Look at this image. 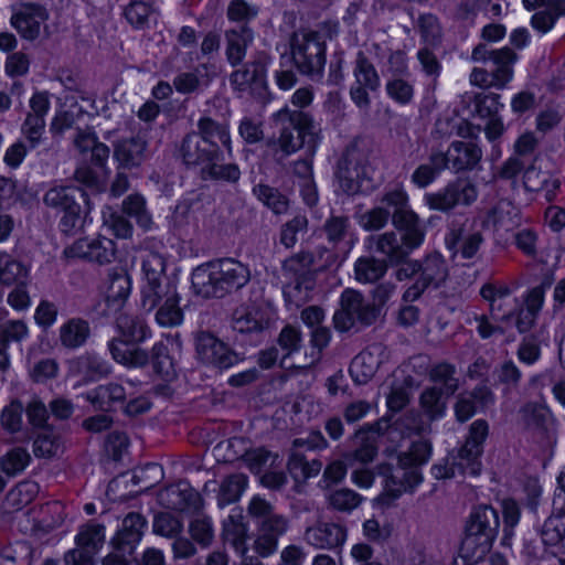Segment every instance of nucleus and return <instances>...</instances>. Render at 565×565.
Wrapping results in <instances>:
<instances>
[{
	"label": "nucleus",
	"mask_w": 565,
	"mask_h": 565,
	"mask_svg": "<svg viewBox=\"0 0 565 565\" xmlns=\"http://www.w3.org/2000/svg\"><path fill=\"white\" fill-rule=\"evenodd\" d=\"M33 550L26 542H18L6 548L0 565H31Z\"/></svg>",
	"instance_id": "774afa93"
},
{
	"label": "nucleus",
	"mask_w": 565,
	"mask_h": 565,
	"mask_svg": "<svg viewBox=\"0 0 565 565\" xmlns=\"http://www.w3.org/2000/svg\"><path fill=\"white\" fill-rule=\"evenodd\" d=\"M105 542V526L102 524L87 523L79 527L75 536L77 546L97 554Z\"/></svg>",
	"instance_id": "09e8293b"
},
{
	"label": "nucleus",
	"mask_w": 565,
	"mask_h": 565,
	"mask_svg": "<svg viewBox=\"0 0 565 565\" xmlns=\"http://www.w3.org/2000/svg\"><path fill=\"white\" fill-rule=\"evenodd\" d=\"M160 501L170 509L178 511L199 512L202 498L188 482L181 481L161 491Z\"/></svg>",
	"instance_id": "393cba45"
},
{
	"label": "nucleus",
	"mask_w": 565,
	"mask_h": 565,
	"mask_svg": "<svg viewBox=\"0 0 565 565\" xmlns=\"http://www.w3.org/2000/svg\"><path fill=\"white\" fill-rule=\"evenodd\" d=\"M250 279L247 265L234 258H222L198 266L192 273V288L195 295L221 299L242 289Z\"/></svg>",
	"instance_id": "f257e3e1"
},
{
	"label": "nucleus",
	"mask_w": 565,
	"mask_h": 565,
	"mask_svg": "<svg viewBox=\"0 0 565 565\" xmlns=\"http://www.w3.org/2000/svg\"><path fill=\"white\" fill-rule=\"evenodd\" d=\"M30 110L21 125V134L29 143L30 149L39 147L45 132V116L51 103L45 92H38L32 95L29 102Z\"/></svg>",
	"instance_id": "ddd939ff"
},
{
	"label": "nucleus",
	"mask_w": 565,
	"mask_h": 565,
	"mask_svg": "<svg viewBox=\"0 0 565 565\" xmlns=\"http://www.w3.org/2000/svg\"><path fill=\"white\" fill-rule=\"evenodd\" d=\"M246 526L235 521L232 516L224 522L222 539L225 544L231 545L241 555L248 550L246 544Z\"/></svg>",
	"instance_id": "4d7b16f0"
},
{
	"label": "nucleus",
	"mask_w": 565,
	"mask_h": 565,
	"mask_svg": "<svg viewBox=\"0 0 565 565\" xmlns=\"http://www.w3.org/2000/svg\"><path fill=\"white\" fill-rule=\"evenodd\" d=\"M122 338H113L107 347L111 358L128 367H142L149 362V354Z\"/></svg>",
	"instance_id": "c756f323"
},
{
	"label": "nucleus",
	"mask_w": 565,
	"mask_h": 565,
	"mask_svg": "<svg viewBox=\"0 0 565 565\" xmlns=\"http://www.w3.org/2000/svg\"><path fill=\"white\" fill-rule=\"evenodd\" d=\"M131 291V279L124 269H113L108 273L105 288V305L103 313L107 317L121 311Z\"/></svg>",
	"instance_id": "6ab92c4d"
},
{
	"label": "nucleus",
	"mask_w": 565,
	"mask_h": 565,
	"mask_svg": "<svg viewBox=\"0 0 565 565\" xmlns=\"http://www.w3.org/2000/svg\"><path fill=\"white\" fill-rule=\"evenodd\" d=\"M399 231H388L371 235L366 239L370 250L382 254L386 263L395 265L405 262L408 255L418 248L425 239L424 227L395 226Z\"/></svg>",
	"instance_id": "1a4fd4ad"
},
{
	"label": "nucleus",
	"mask_w": 565,
	"mask_h": 565,
	"mask_svg": "<svg viewBox=\"0 0 565 565\" xmlns=\"http://www.w3.org/2000/svg\"><path fill=\"white\" fill-rule=\"evenodd\" d=\"M292 62L298 72L311 79H320L326 65V43L317 32H296L290 39V56L281 61Z\"/></svg>",
	"instance_id": "6e6552de"
},
{
	"label": "nucleus",
	"mask_w": 565,
	"mask_h": 565,
	"mask_svg": "<svg viewBox=\"0 0 565 565\" xmlns=\"http://www.w3.org/2000/svg\"><path fill=\"white\" fill-rule=\"evenodd\" d=\"M305 540L316 548L334 550L347 540V529L333 522H318L305 532Z\"/></svg>",
	"instance_id": "5701e85b"
},
{
	"label": "nucleus",
	"mask_w": 565,
	"mask_h": 565,
	"mask_svg": "<svg viewBox=\"0 0 565 565\" xmlns=\"http://www.w3.org/2000/svg\"><path fill=\"white\" fill-rule=\"evenodd\" d=\"M273 120L279 126V137L270 142L276 154L286 158L302 147L315 153L321 140L320 127L309 113L285 106L273 114Z\"/></svg>",
	"instance_id": "f03ea898"
},
{
	"label": "nucleus",
	"mask_w": 565,
	"mask_h": 565,
	"mask_svg": "<svg viewBox=\"0 0 565 565\" xmlns=\"http://www.w3.org/2000/svg\"><path fill=\"white\" fill-rule=\"evenodd\" d=\"M247 512L256 522L253 551L262 557L273 555L277 551L279 539L289 527L288 519L276 512L271 503L260 495L250 499Z\"/></svg>",
	"instance_id": "39448f33"
},
{
	"label": "nucleus",
	"mask_w": 565,
	"mask_h": 565,
	"mask_svg": "<svg viewBox=\"0 0 565 565\" xmlns=\"http://www.w3.org/2000/svg\"><path fill=\"white\" fill-rule=\"evenodd\" d=\"M178 296L177 286L170 278L157 279L152 281H143L141 288V306L150 312L160 303Z\"/></svg>",
	"instance_id": "473e14b6"
},
{
	"label": "nucleus",
	"mask_w": 565,
	"mask_h": 565,
	"mask_svg": "<svg viewBox=\"0 0 565 565\" xmlns=\"http://www.w3.org/2000/svg\"><path fill=\"white\" fill-rule=\"evenodd\" d=\"M523 414L529 427L543 434L548 440L555 437L557 422L548 407L539 404H527L523 408Z\"/></svg>",
	"instance_id": "72a5a7b5"
},
{
	"label": "nucleus",
	"mask_w": 565,
	"mask_h": 565,
	"mask_svg": "<svg viewBox=\"0 0 565 565\" xmlns=\"http://www.w3.org/2000/svg\"><path fill=\"white\" fill-rule=\"evenodd\" d=\"M494 403V395L487 385H477L470 392L458 394L454 404L456 419L460 423L469 420L478 411H483Z\"/></svg>",
	"instance_id": "412c9836"
},
{
	"label": "nucleus",
	"mask_w": 565,
	"mask_h": 565,
	"mask_svg": "<svg viewBox=\"0 0 565 565\" xmlns=\"http://www.w3.org/2000/svg\"><path fill=\"white\" fill-rule=\"evenodd\" d=\"M141 269L143 274V281H154L157 279L169 278L166 275L164 258L156 252H147L142 256Z\"/></svg>",
	"instance_id": "69168bd1"
},
{
	"label": "nucleus",
	"mask_w": 565,
	"mask_h": 565,
	"mask_svg": "<svg viewBox=\"0 0 565 565\" xmlns=\"http://www.w3.org/2000/svg\"><path fill=\"white\" fill-rule=\"evenodd\" d=\"M268 64V54L264 51L256 52L249 62L231 74V85L238 90H245L253 84L263 85L265 83Z\"/></svg>",
	"instance_id": "b1692460"
},
{
	"label": "nucleus",
	"mask_w": 565,
	"mask_h": 565,
	"mask_svg": "<svg viewBox=\"0 0 565 565\" xmlns=\"http://www.w3.org/2000/svg\"><path fill=\"white\" fill-rule=\"evenodd\" d=\"M381 205L391 212L394 226L424 227L418 215L411 209L408 195L402 188H395L386 191Z\"/></svg>",
	"instance_id": "aec40b11"
},
{
	"label": "nucleus",
	"mask_w": 565,
	"mask_h": 565,
	"mask_svg": "<svg viewBox=\"0 0 565 565\" xmlns=\"http://www.w3.org/2000/svg\"><path fill=\"white\" fill-rule=\"evenodd\" d=\"M258 12V6L246 0H231L227 6L226 17L230 21L241 23L239 25H248L250 21L256 19Z\"/></svg>",
	"instance_id": "e2e57ef3"
},
{
	"label": "nucleus",
	"mask_w": 565,
	"mask_h": 565,
	"mask_svg": "<svg viewBox=\"0 0 565 565\" xmlns=\"http://www.w3.org/2000/svg\"><path fill=\"white\" fill-rule=\"evenodd\" d=\"M387 268L385 259L361 256L354 263V277L359 282L373 284L386 274Z\"/></svg>",
	"instance_id": "a19ab883"
},
{
	"label": "nucleus",
	"mask_w": 565,
	"mask_h": 565,
	"mask_svg": "<svg viewBox=\"0 0 565 565\" xmlns=\"http://www.w3.org/2000/svg\"><path fill=\"white\" fill-rule=\"evenodd\" d=\"M541 539L546 546H558L565 539V497L553 499L552 513L543 523Z\"/></svg>",
	"instance_id": "bb28decb"
},
{
	"label": "nucleus",
	"mask_w": 565,
	"mask_h": 565,
	"mask_svg": "<svg viewBox=\"0 0 565 565\" xmlns=\"http://www.w3.org/2000/svg\"><path fill=\"white\" fill-rule=\"evenodd\" d=\"M379 361L369 351L359 353L351 362L350 374L356 384L367 383L376 373Z\"/></svg>",
	"instance_id": "de8ad7c7"
},
{
	"label": "nucleus",
	"mask_w": 565,
	"mask_h": 565,
	"mask_svg": "<svg viewBox=\"0 0 565 565\" xmlns=\"http://www.w3.org/2000/svg\"><path fill=\"white\" fill-rule=\"evenodd\" d=\"M313 287V276L295 277L292 282L284 287V297L287 302L300 307L309 300Z\"/></svg>",
	"instance_id": "5fc2aeb1"
},
{
	"label": "nucleus",
	"mask_w": 565,
	"mask_h": 565,
	"mask_svg": "<svg viewBox=\"0 0 565 565\" xmlns=\"http://www.w3.org/2000/svg\"><path fill=\"white\" fill-rule=\"evenodd\" d=\"M74 145L94 167L102 169L106 167L110 150L108 146L98 141L94 132L79 130L74 139Z\"/></svg>",
	"instance_id": "7c9ffc66"
},
{
	"label": "nucleus",
	"mask_w": 565,
	"mask_h": 565,
	"mask_svg": "<svg viewBox=\"0 0 565 565\" xmlns=\"http://www.w3.org/2000/svg\"><path fill=\"white\" fill-rule=\"evenodd\" d=\"M254 195L275 214H285L289 209V200L278 189L259 183L253 188Z\"/></svg>",
	"instance_id": "49530a36"
},
{
	"label": "nucleus",
	"mask_w": 565,
	"mask_h": 565,
	"mask_svg": "<svg viewBox=\"0 0 565 565\" xmlns=\"http://www.w3.org/2000/svg\"><path fill=\"white\" fill-rule=\"evenodd\" d=\"M247 477L243 473H236L227 477L221 484L218 503L226 505L236 502L247 487Z\"/></svg>",
	"instance_id": "13d9d810"
},
{
	"label": "nucleus",
	"mask_w": 565,
	"mask_h": 565,
	"mask_svg": "<svg viewBox=\"0 0 565 565\" xmlns=\"http://www.w3.org/2000/svg\"><path fill=\"white\" fill-rule=\"evenodd\" d=\"M198 131H195L202 140H205L210 146L218 145L217 141L232 153V141L226 124L218 122L210 117H202L198 121Z\"/></svg>",
	"instance_id": "4c0bfd02"
},
{
	"label": "nucleus",
	"mask_w": 565,
	"mask_h": 565,
	"mask_svg": "<svg viewBox=\"0 0 565 565\" xmlns=\"http://www.w3.org/2000/svg\"><path fill=\"white\" fill-rule=\"evenodd\" d=\"M379 316L380 309L375 303L366 301L360 291L347 288L341 294L340 308L333 315V324L338 331L347 332L356 322L371 326Z\"/></svg>",
	"instance_id": "9d476101"
},
{
	"label": "nucleus",
	"mask_w": 565,
	"mask_h": 565,
	"mask_svg": "<svg viewBox=\"0 0 565 565\" xmlns=\"http://www.w3.org/2000/svg\"><path fill=\"white\" fill-rule=\"evenodd\" d=\"M122 212L134 217L143 231L152 227V217L146 207V200L140 194H130L122 201Z\"/></svg>",
	"instance_id": "864d4df0"
},
{
	"label": "nucleus",
	"mask_w": 565,
	"mask_h": 565,
	"mask_svg": "<svg viewBox=\"0 0 565 565\" xmlns=\"http://www.w3.org/2000/svg\"><path fill=\"white\" fill-rule=\"evenodd\" d=\"M254 41V31L248 25H237L225 31V55L232 66L239 65L248 46Z\"/></svg>",
	"instance_id": "cd10ccee"
},
{
	"label": "nucleus",
	"mask_w": 565,
	"mask_h": 565,
	"mask_svg": "<svg viewBox=\"0 0 565 565\" xmlns=\"http://www.w3.org/2000/svg\"><path fill=\"white\" fill-rule=\"evenodd\" d=\"M477 198L476 184L467 178H457L439 191L426 193L424 201L430 210L447 213L458 205H471Z\"/></svg>",
	"instance_id": "f8f14e48"
},
{
	"label": "nucleus",
	"mask_w": 565,
	"mask_h": 565,
	"mask_svg": "<svg viewBox=\"0 0 565 565\" xmlns=\"http://www.w3.org/2000/svg\"><path fill=\"white\" fill-rule=\"evenodd\" d=\"M147 524L146 518L140 513H128L116 534L110 539L109 544L113 550L132 555L145 534Z\"/></svg>",
	"instance_id": "a211bd4d"
},
{
	"label": "nucleus",
	"mask_w": 565,
	"mask_h": 565,
	"mask_svg": "<svg viewBox=\"0 0 565 565\" xmlns=\"http://www.w3.org/2000/svg\"><path fill=\"white\" fill-rule=\"evenodd\" d=\"M29 337V329L22 320L0 323V347L8 350L10 343H20Z\"/></svg>",
	"instance_id": "052dcab7"
},
{
	"label": "nucleus",
	"mask_w": 565,
	"mask_h": 565,
	"mask_svg": "<svg viewBox=\"0 0 565 565\" xmlns=\"http://www.w3.org/2000/svg\"><path fill=\"white\" fill-rule=\"evenodd\" d=\"M64 254L67 257L83 258L90 263L106 265L116 256V244L106 236L85 237L66 247Z\"/></svg>",
	"instance_id": "dca6fc26"
},
{
	"label": "nucleus",
	"mask_w": 565,
	"mask_h": 565,
	"mask_svg": "<svg viewBox=\"0 0 565 565\" xmlns=\"http://www.w3.org/2000/svg\"><path fill=\"white\" fill-rule=\"evenodd\" d=\"M92 329L87 320L75 317L65 321L58 329V341L68 350L84 347L90 338Z\"/></svg>",
	"instance_id": "2f4dec72"
},
{
	"label": "nucleus",
	"mask_w": 565,
	"mask_h": 565,
	"mask_svg": "<svg viewBox=\"0 0 565 565\" xmlns=\"http://www.w3.org/2000/svg\"><path fill=\"white\" fill-rule=\"evenodd\" d=\"M77 372L89 382L99 381L111 373V365L96 353L86 352L76 360Z\"/></svg>",
	"instance_id": "ea45409f"
},
{
	"label": "nucleus",
	"mask_w": 565,
	"mask_h": 565,
	"mask_svg": "<svg viewBox=\"0 0 565 565\" xmlns=\"http://www.w3.org/2000/svg\"><path fill=\"white\" fill-rule=\"evenodd\" d=\"M418 278L427 286L438 288L448 277V266L441 254L434 252L418 260Z\"/></svg>",
	"instance_id": "c9c22d12"
},
{
	"label": "nucleus",
	"mask_w": 565,
	"mask_h": 565,
	"mask_svg": "<svg viewBox=\"0 0 565 565\" xmlns=\"http://www.w3.org/2000/svg\"><path fill=\"white\" fill-rule=\"evenodd\" d=\"M316 264V256L310 252H299L284 263V270L294 277L313 276L311 267Z\"/></svg>",
	"instance_id": "680f3d73"
},
{
	"label": "nucleus",
	"mask_w": 565,
	"mask_h": 565,
	"mask_svg": "<svg viewBox=\"0 0 565 565\" xmlns=\"http://www.w3.org/2000/svg\"><path fill=\"white\" fill-rule=\"evenodd\" d=\"M489 434V425L484 419L475 420L470 427L465 444L456 456L436 463L431 467V473L436 479H450L457 476L477 477L481 471V455L483 444Z\"/></svg>",
	"instance_id": "7ed1b4c3"
},
{
	"label": "nucleus",
	"mask_w": 565,
	"mask_h": 565,
	"mask_svg": "<svg viewBox=\"0 0 565 565\" xmlns=\"http://www.w3.org/2000/svg\"><path fill=\"white\" fill-rule=\"evenodd\" d=\"M198 359L207 365L228 369L238 362V355L213 334L202 331L195 339Z\"/></svg>",
	"instance_id": "f3484780"
},
{
	"label": "nucleus",
	"mask_w": 565,
	"mask_h": 565,
	"mask_svg": "<svg viewBox=\"0 0 565 565\" xmlns=\"http://www.w3.org/2000/svg\"><path fill=\"white\" fill-rule=\"evenodd\" d=\"M114 316L116 328L122 339L137 344L150 338V328L142 318L127 313L122 310Z\"/></svg>",
	"instance_id": "f704fd0d"
},
{
	"label": "nucleus",
	"mask_w": 565,
	"mask_h": 565,
	"mask_svg": "<svg viewBox=\"0 0 565 565\" xmlns=\"http://www.w3.org/2000/svg\"><path fill=\"white\" fill-rule=\"evenodd\" d=\"M429 381L441 388L446 396L454 395L459 388V379L457 377V369L448 362H439L434 364L428 371Z\"/></svg>",
	"instance_id": "79ce46f5"
},
{
	"label": "nucleus",
	"mask_w": 565,
	"mask_h": 565,
	"mask_svg": "<svg viewBox=\"0 0 565 565\" xmlns=\"http://www.w3.org/2000/svg\"><path fill=\"white\" fill-rule=\"evenodd\" d=\"M177 156L188 168L200 167L201 170L207 166L211 160L222 156L220 145L210 146L202 140L195 131L186 134L177 149Z\"/></svg>",
	"instance_id": "4468645a"
},
{
	"label": "nucleus",
	"mask_w": 565,
	"mask_h": 565,
	"mask_svg": "<svg viewBox=\"0 0 565 565\" xmlns=\"http://www.w3.org/2000/svg\"><path fill=\"white\" fill-rule=\"evenodd\" d=\"M322 232L333 248H340L344 250V254L350 253L354 245L355 237L353 226L348 216H329L322 226Z\"/></svg>",
	"instance_id": "a878e982"
},
{
	"label": "nucleus",
	"mask_w": 565,
	"mask_h": 565,
	"mask_svg": "<svg viewBox=\"0 0 565 565\" xmlns=\"http://www.w3.org/2000/svg\"><path fill=\"white\" fill-rule=\"evenodd\" d=\"M445 169L441 151H434L429 156V162L418 166L413 172L411 180L416 186L424 189L433 183Z\"/></svg>",
	"instance_id": "37998d69"
},
{
	"label": "nucleus",
	"mask_w": 565,
	"mask_h": 565,
	"mask_svg": "<svg viewBox=\"0 0 565 565\" xmlns=\"http://www.w3.org/2000/svg\"><path fill=\"white\" fill-rule=\"evenodd\" d=\"M241 169L234 162H222V156L201 170V178L204 181H213L221 184L235 185L241 179Z\"/></svg>",
	"instance_id": "e433bc0d"
},
{
	"label": "nucleus",
	"mask_w": 565,
	"mask_h": 565,
	"mask_svg": "<svg viewBox=\"0 0 565 565\" xmlns=\"http://www.w3.org/2000/svg\"><path fill=\"white\" fill-rule=\"evenodd\" d=\"M448 397L439 386H426L419 395V405L430 420H437L446 414Z\"/></svg>",
	"instance_id": "58836bf2"
},
{
	"label": "nucleus",
	"mask_w": 565,
	"mask_h": 565,
	"mask_svg": "<svg viewBox=\"0 0 565 565\" xmlns=\"http://www.w3.org/2000/svg\"><path fill=\"white\" fill-rule=\"evenodd\" d=\"M475 62H482L487 67H475L470 83L482 88H503L513 77V65L518 54L510 47L489 50L486 44L477 45L471 54Z\"/></svg>",
	"instance_id": "423d86ee"
},
{
	"label": "nucleus",
	"mask_w": 565,
	"mask_h": 565,
	"mask_svg": "<svg viewBox=\"0 0 565 565\" xmlns=\"http://www.w3.org/2000/svg\"><path fill=\"white\" fill-rule=\"evenodd\" d=\"M565 15V0H552L545 7V9L537 11L532 17V26L540 32L550 31L556 20Z\"/></svg>",
	"instance_id": "8fccbe9b"
},
{
	"label": "nucleus",
	"mask_w": 565,
	"mask_h": 565,
	"mask_svg": "<svg viewBox=\"0 0 565 565\" xmlns=\"http://www.w3.org/2000/svg\"><path fill=\"white\" fill-rule=\"evenodd\" d=\"M156 320L161 327H175L182 322L183 313L179 307V296L158 306Z\"/></svg>",
	"instance_id": "338daca9"
},
{
	"label": "nucleus",
	"mask_w": 565,
	"mask_h": 565,
	"mask_svg": "<svg viewBox=\"0 0 565 565\" xmlns=\"http://www.w3.org/2000/svg\"><path fill=\"white\" fill-rule=\"evenodd\" d=\"M148 158L147 142L140 137L119 140L114 147V159L120 168L139 167Z\"/></svg>",
	"instance_id": "c85d7f7f"
},
{
	"label": "nucleus",
	"mask_w": 565,
	"mask_h": 565,
	"mask_svg": "<svg viewBox=\"0 0 565 565\" xmlns=\"http://www.w3.org/2000/svg\"><path fill=\"white\" fill-rule=\"evenodd\" d=\"M376 471L384 478V490L375 500L386 507L403 493L413 492L423 481L422 472L409 465L407 456L397 455L392 461L380 463Z\"/></svg>",
	"instance_id": "0eeeda50"
},
{
	"label": "nucleus",
	"mask_w": 565,
	"mask_h": 565,
	"mask_svg": "<svg viewBox=\"0 0 565 565\" xmlns=\"http://www.w3.org/2000/svg\"><path fill=\"white\" fill-rule=\"evenodd\" d=\"M191 539L202 548H207L214 540V526L210 516L196 513L189 523Z\"/></svg>",
	"instance_id": "3c124183"
},
{
	"label": "nucleus",
	"mask_w": 565,
	"mask_h": 565,
	"mask_svg": "<svg viewBox=\"0 0 565 565\" xmlns=\"http://www.w3.org/2000/svg\"><path fill=\"white\" fill-rule=\"evenodd\" d=\"M483 223H479L476 218H466L463 222L454 221L450 224L449 231L445 236L446 247L450 252H454L463 242H466V238H468L469 235H471L473 232L479 231Z\"/></svg>",
	"instance_id": "603ef678"
},
{
	"label": "nucleus",
	"mask_w": 565,
	"mask_h": 565,
	"mask_svg": "<svg viewBox=\"0 0 565 565\" xmlns=\"http://www.w3.org/2000/svg\"><path fill=\"white\" fill-rule=\"evenodd\" d=\"M445 168L455 172L473 170L482 158L481 148L472 141H452L446 152L441 151Z\"/></svg>",
	"instance_id": "4be33fe9"
},
{
	"label": "nucleus",
	"mask_w": 565,
	"mask_h": 565,
	"mask_svg": "<svg viewBox=\"0 0 565 565\" xmlns=\"http://www.w3.org/2000/svg\"><path fill=\"white\" fill-rule=\"evenodd\" d=\"M258 312L248 308H241L234 312L232 328L239 333L257 332L263 329Z\"/></svg>",
	"instance_id": "0e129e2a"
},
{
	"label": "nucleus",
	"mask_w": 565,
	"mask_h": 565,
	"mask_svg": "<svg viewBox=\"0 0 565 565\" xmlns=\"http://www.w3.org/2000/svg\"><path fill=\"white\" fill-rule=\"evenodd\" d=\"M499 526V513L494 508L487 504L476 507L466 525L461 557L471 564L482 561L492 547Z\"/></svg>",
	"instance_id": "20e7f679"
},
{
	"label": "nucleus",
	"mask_w": 565,
	"mask_h": 565,
	"mask_svg": "<svg viewBox=\"0 0 565 565\" xmlns=\"http://www.w3.org/2000/svg\"><path fill=\"white\" fill-rule=\"evenodd\" d=\"M326 500L330 509L341 513H351L363 502V497L352 489L340 488L330 491L326 495Z\"/></svg>",
	"instance_id": "a18cd8bd"
},
{
	"label": "nucleus",
	"mask_w": 565,
	"mask_h": 565,
	"mask_svg": "<svg viewBox=\"0 0 565 565\" xmlns=\"http://www.w3.org/2000/svg\"><path fill=\"white\" fill-rule=\"evenodd\" d=\"M301 332L298 328L292 327L290 324L285 326L277 339V343L280 350L284 352V355L280 361V365L285 369L291 367L286 364L287 358H289L292 353L298 352L301 348Z\"/></svg>",
	"instance_id": "bf43d9fd"
},
{
	"label": "nucleus",
	"mask_w": 565,
	"mask_h": 565,
	"mask_svg": "<svg viewBox=\"0 0 565 565\" xmlns=\"http://www.w3.org/2000/svg\"><path fill=\"white\" fill-rule=\"evenodd\" d=\"M84 192L74 186H54L43 198L46 206L61 213L58 226L64 234L75 233L82 226Z\"/></svg>",
	"instance_id": "9b49d317"
},
{
	"label": "nucleus",
	"mask_w": 565,
	"mask_h": 565,
	"mask_svg": "<svg viewBox=\"0 0 565 565\" xmlns=\"http://www.w3.org/2000/svg\"><path fill=\"white\" fill-rule=\"evenodd\" d=\"M353 73L355 84L366 86L370 90H376L379 88V74L363 52H359L356 55Z\"/></svg>",
	"instance_id": "6e6d98bb"
},
{
	"label": "nucleus",
	"mask_w": 565,
	"mask_h": 565,
	"mask_svg": "<svg viewBox=\"0 0 565 565\" xmlns=\"http://www.w3.org/2000/svg\"><path fill=\"white\" fill-rule=\"evenodd\" d=\"M49 12L39 3H21L11 15V25L28 41H34L41 35L42 28L46 29Z\"/></svg>",
	"instance_id": "2eb2a0df"
},
{
	"label": "nucleus",
	"mask_w": 565,
	"mask_h": 565,
	"mask_svg": "<svg viewBox=\"0 0 565 565\" xmlns=\"http://www.w3.org/2000/svg\"><path fill=\"white\" fill-rule=\"evenodd\" d=\"M32 457L23 447H13L0 458L1 471L8 478L21 475L31 463Z\"/></svg>",
	"instance_id": "c03bdc74"
}]
</instances>
